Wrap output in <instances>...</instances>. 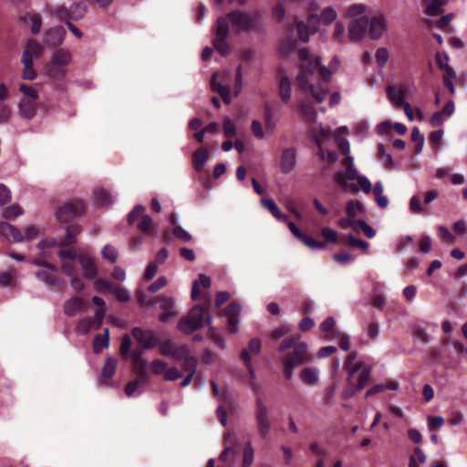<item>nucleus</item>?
<instances>
[{
    "mask_svg": "<svg viewBox=\"0 0 467 467\" xmlns=\"http://www.w3.org/2000/svg\"><path fill=\"white\" fill-rule=\"evenodd\" d=\"M94 288L99 293H104L106 291H112L114 289V285L111 282L105 279L96 278L94 282Z\"/></svg>",
    "mask_w": 467,
    "mask_h": 467,
    "instance_id": "obj_59",
    "label": "nucleus"
},
{
    "mask_svg": "<svg viewBox=\"0 0 467 467\" xmlns=\"http://www.w3.org/2000/svg\"><path fill=\"white\" fill-rule=\"evenodd\" d=\"M86 308V302L78 296L71 297L64 302L63 312L67 317H75Z\"/></svg>",
    "mask_w": 467,
    "mask_h": 467,
    "instance_id": "obj_17",
    "label": "nucleus"
},
{
    "mask_svg": "<svg viewBox=\"0 0 467 467\" xmlns=\"http://www.w3.org/2000/svg\"><path fill=\"white\" fill-rule=\"evenodd\" d=\"M90 330H96L91 317L80 319L76 326V332L80 335H87Z\"/></svg>",
    "mask_w": 467,
    "mask_h": 467,
    "instance_id": "obj_46",
    "label": "nucleus"
},
{
    "mask_svg": "<svg viewBox=\"0 0 467 467\" xmlns=\"http://www.w3.org/2000/svg\"><path fill=\"white\" fill-rule=\"evenodd\" d=\"M379 150V158L381 161V162L384 164L385 167H392L393 166V161L391 158V155L385 150V147L383 144L378 145Z\"/></svg>",
    "mask_w": 467,
    "mask_h": 467,
    "instance_id": "obj_58",
    "label": "nucleus"
},
{
    "mask_svg": "<svg viewBox=\"0 0 467 467\" xmlns=\"http://www.w3.org/2000/svg\"><path fill=\"white\" fill-rule=\"evenodd\" d=\"M43 52V47L36 40L29 39L25 43V50L22 55V58H30L31 60H35Z\"/></svg>",
    "mask_w": 467,
    "mask_h": 467,
    "instance_id": "obj_28",
    "label": "nucleus"
},
{
    "mask_svg": "<svg viewBox=\"0 0 467 467\" xmlns=\"http://www.w3.org/2000/svg\"><path fill=\"white\" fill-rule=\"evenodd\" d=\"M49 13L55 16L58 20H66V23L70 20L69 9L64 5L50 7Z\"/></svg>",
    "mask_w": 467,
    "mask_h": 467,
    "instance_id": "obj_52",
    "label": "nucleus"
},
{
    "mask_svg": "<svg viewBox=\"0 0 467 467\" xmlns=\"http://www.w3.org/2000/svg\"><path fill=\"white\" fill-rule=\"evenodd\" d=\"M161 309L164 311L159 317L160 321L163 323L169 322L176 317L175 312V299L171 296H165L161 299Z\"/></svg>",
    "mask_w": 467,
    "mask_h": 467,
    "instance_id": "obj_22",
    "label": "nucleus"
},
{
    "mask_svg": "<svg viewBox=\"0 0 467 467\" xmlns=\"http://www.w3.org/2000/svg\"><path fill=\"white\" fill-rule=\"evenodd\" d=\"M131 334L133 337L139 343L142 344L146 349H150L159 343V339L154 334L148 333L140 327H134L131 330Z\"/></svg>",
    "mask_w": 467,
    "mask_h": 467,
    "instance_id": "obj_18",
    "label": "nucleus"
},
{
    "mask_svg": "<svg viewBox=\"0 0 467 467\" xmlns=\"http://www.w3.org/2000/svg\"><path fill=\"white\" fill-rule=\"evenodd\" d=\"M16 273L13 269L6 270L0 273V285L8 286L11 285L15 280Z\"/></svg>",
    "mask_w": 467,
    "mask_h": 467,
    "instance_id": "obj_63",
    "label": "nucleus"
},
{
    "mask_svg": "<svg viewBox=\"0 0 467 467\" xmlns=\"http://www.w3.org/2000/svg\"><path fill=\"white\" fill-rule=\"evenodd\" d=\"M58 257L61 265L58 270L65 275L71 276L77 274L76 260L78 259L77 252L71 248H60Z\"/></svg>",
    "mask_w": 467,
    "mask_h": 467,
    "instance_id": "obj_9",
    "label": "nucleus"
},
{
    "mask_svg": "<svg viewBox=\"0 0 467 467\" xmlns=\"http://www.w3.org/2000/svg\"><path fill=\"white\" fill-rule=\"evenodd\" d=\"M21 62L24 66L22 78L25 80L36 79L37 77V73L34 68V61L30 58H21Z\"/></svg>",
    "mask_w": 467,
    "mask_h": 467,
    "instance_id": "obj_38",
    "label": "nucleus"
},
{
    "mask_svg": "<svg viewBox=\"0 0 467 467\" xmlns=\"http://www.w3.org/2000/svg\"><path fill=\"white\" fill-rule=\"evenodd\" d=\"M18 113L22 119H32L37 110V102L26 99H21L18 102Z\"/></svg>",
    "mask_w": 467,
    "mask_h": 467,
    "instance_id": "obj_23",
    "label": "nucleus"
},
{
    "mask_svg": "<svg viewBox=\"0 0 467 467\" xmlns=\"http://www.w3.org/2000/svg\"><path fill=\"white\" fill-rule=\"evenodd\" d=\"M279 96L286 103L291 98V81L285 73H279Z\"/></svg>",
    "mask_w": 467,
    "mask_h": 467,
    "instance_id": "obj_30",
    "label": "nucleus"
},
{
    "mask_svg": "<svg viewBox=\"0 0 467 467\" xmlns=\"http://www.w3.org/2000/svg\"><path fill=\"white\" fill-rule=\"evenodd\" d=\"M307 348L306 343L299 342L295 346L292 352H288L281 358V363L284 367L283 373L287 379L293 378L295 368L312 360Z\"/></svg>",
    "mask_w": 467,
    "mask_h": 467,
    "instance_id": "obj_4",
    "label": "nucleus"
},
{
    "mask_svg": "<svg viewBox=\"0 0 467 467\" xmlns=\"http://www.w3.org/2000/svg\"><path fill=\"white\" fill-rule=\"evenodd\" d=\"M81 228L77 224H72L67 227L66 236L60 240L59 246L65 248V246L70 245L76 242V237L80 234Z\"/></svg>",
    "mask_w": 467,
    "mask_h": 467,
    "instance_id": "obj_31",
    "label": "nucleus"
},
{
    "mask_svg": "<svg viewBox=\"0 0 467 467\" xmlns=\"http://www.w3.org/2000/svg\"><path fill=\"white\" fill-rule=\"evenodd\" d=\"M137 228L143 233L155 234V228L150 215H142L140 222L137 224Z\"/></svg>",
    "mask_w": 467,
    "mask_h": 467,
    "instance_id": "obj_54",
    "label": "nucleus"
},
{
    "mask_svg": "<svg viewBox=\"0 0 467 467\" xmlns=\"http://www.w3.org/2000/svg\"><path fill=\"white\" fill-rule=\"evenodd\" d=\"M101 256L103 259L114 264L118 260V251L111 244H106L101 250Z\"/></svg>",
    "mask_w": 467,
    "mask_h": 467,
    "instance_id": "obj_55",
    "label": "nucleus"
},
{
    "mask_svg": "<svg viewBox=\"0 0 467 467\" xmlns=\"http://www.w3.org/2000/svg\"><path fill=\"white\" fill-rule=\"evenodd\" d=\"M199 285H202L203 287H210L211 286V279L207 275L203 274L199 275V280H196L193 282L191 296L192 299H197L199 296V290L198 286Z\"/></svg>",
    "mask_w": 467,
    "mask_h": 467,
    "instance_id": "obj_45",
    "label": "nucleus"
},
{
    "mask_svg": "<svg viewBox=\"0 0 467 467\" xmlns=\"http://www.w3.org/2000/svg\"><path fill=\"white\" fill-rule=\"evenodd\" d=\"M118 360L115 358H108L101 370V375L105 379H111L115 374Z\"/></svg>",
    "mask_w": 467,
    "mask_h": 467,
    "instance_id": "obj_44",
    "label": "nucleus"
},
{
    "mask_svg": "<svg viewBox=\"0 0 467 467\" xmlns=\"http://www.w3.org/2000/svg\"><path fill=\"white\" fill-rule=\"evenodd\" d=\"M72 61V54L68 49L58 48L51 57V64L55 67H67Z\"/></svg>",
    "mask_w": 467,
    "mask_h": 467,
    "instance_id": "obj_26",
    "label": "nucleus"
},
{
    "mask_svg": "<svg viewBox=\"0 0 467 467\" xmlns=\"http://www.w3.org/2000/svg\"><path fill=\"white\" fill-rule=\"evenodd\" d=\"M368 36L372 40L379 39L388 29L386 16L383 14L368 17Z\"/></svg>",
    "mask_w": 467,
    "mask_h": 467,
    "instance_id": "obj_14",
    "label": "nucleus"
},
{
    "mask_svg": "<svg viewBox=\"0 0 467 467\" xmlns=\"http://www.w3.org/2000/svg\"><path fill=\"white\" fill-rule=\"evenodd\" d=\"M321 234L327 243L336 244L337 242V233L330 227H323Z\"/></svg>",
    "mask_w": 467,
    "mask_h": 467,
    "instance_id": "obj_62",
    "label": "nucleus"
},
{
    "mask_svg": "<svg viewBox=\"0 0 467 467\" xmlns=\"http://www.w3.org/2000/svg\"><path fill=\"white\" fill-rule=\"evenodd\" d=\"M336 321L334 317H329L326 318L320 325V330L326 334L327 339H334L339 337V333L334 330Z\"/></svg>",
    "mask_w": 467,
    "mask_h": 467,
    "instance_id": "obj_36",
    "label": "nucleus"
},
{
    "mask_svg": "<svg viewBox=\"0 0 467 467\" xmlns=\"http://www.w3.org/2000/svg\"><path fill=\"white\" fill-rule=\"evenodd\" d=\"M198 367V358L192 355L189 356L183 361V368L189 373H192L194 375L196 373Z\"/></svg>",
    "mask_w": 467,
    "mask_h": 467,
    "instance_id": "obj_61",
    "label": "nucleus"
},
{
    "mask_svg": "<svg viewBox=\"0 0 467 467\" xmlns=\"http://www.w3.org/2000/svg\"><path fill=\"white\" fill-rule=\"evenodd\" d=\"M287 226L292 234L301 240L308 248L313 250H323L325 248L324 243L317 241L312 236L300 232L293 222H287Z\"/></svg>",
    "mask_w": 467,
    "mask_h": 467,
    "instance_id": "obj_15",
    "label": "nucleus"
},
{
    "mask_svg": "<svg viewBox=\"0 0 467 467\" xmlns=\"http://www.w3.org/2000/svg\"><path fill=\"white\" fill-rule=\"evenodd\" d=\"M231 29L234 34H248L262 28V16L259 13H246L239 10L229 13L225 17H219L216 24L213 46L222 55L228 50L225 39Z\"/></svg>",
    "mask_w": 467,
    "mask_h": 467,
    "instance_id": "obj_2",
    "label": "nucleus"
},
{
    "mask_svg": "<svg viewBox=\"0 0 467 467\" xmlns=\"http://www.w3.org/2000/svg\"><path fill=\"white\" fill-rule=\"evenodd\" d=\"M319 26L318 15H310L306 22L296 24L297 36L301 42H307L310 36L317 32Z\"/></svg>",
    "mask_w": 467,
    "mask_h": 467,
    "instance_id": "obj_11",
    "label": "nucleus"
},
{
    "mask_svg": "<svg viewBox=\"0 0 467 467\" xmlns=\"http://www.w3.org/2000/svg\"><path fill=\"white\" fill-rule=\"evenodd\" d=\"M57 271H58V268L57 266H56V270L49 269L48 267H45L43 270L37 271L36 273V276L47 285L60 287L62 285L63 282L56 276L55 274Z\"/></svg>",
    "mask_w": 467,
    "mask_h": 467,
    "instance_id": "obj_24",
    "label": "nucleus"
},
{
    "mask_svg": "<svg viewBox=\"0 0 467 467\" xmlns=\"http://www.w3.org/2000/svg\"><path fill=\"white\" fill-rule=\"evenodd\" d=\"M368 26V16L352 18L348 27V37L351 42H359L365 36Z\"/></svg>",
    "mask_w": 467,
    "mask_h": 467,
    "instance_id": "obj_12",
    "label": "nucleus"
},
{
    "mask_svg": "<svg viewBox=\"0 0 467 467\" xmlns=\"http://www.w3.org/2000/svg\"><path fill=\"white\" fill-rule=\"evenodd\" d=\"M224 315L228 320V331L234 334L238 331V324L240 323L241 306L233 304L226 307Z\"/></svg>",
    "mask_w": 467,
    "mask_h": 467,
    "instance_id": "obj_19",
    "label": "nucleus"
},
{
    "mask_svg": "<svg viewBox=\"0 0 467 467\" xmlns=\"http://www.w3.org/2000/svg\"><path fill=\"white\" fill-rule=\"evenodd\" d=\"M19 91L26 97L25 99L37 101L38 95V86L27 85V84H20Z\"/></svg>",
    "mask_w": 467,
    "mask_h": 467,
    "instance_id": "obj_42",
    "label": "nucleus"
},
{
    "mask_svg": "<svg viewBox=\"0 0 467 467\" xmlns=\"http://www.w3.org/2000/svg\"><path fill=\"white\" fill-rule=\"evenodd\" d=\"M209 159V151L204 148L195 150L192 156L193 168L197 171H201Z\"/></svg>",
    "mask_w": 467,
    "mask_h": 467,
    "instance_id": "obj_35",
    "label": "nucleus"
},
{
    "mask_svg": "<svg viewBox=\"0 0 467 467\" xmlns=\"http://www.w3.org/2000/svg\"><path fill=\"white\" fill-rule=\"evenodd\" d=\"M83 203L80 201H72L60 207L57 213V218L62 223H67L70 220L79 216L83 213Z\"/></svg>",
    "mask_w": 467,
    "mask_h": 467,
    "instance_id": "obj_13",
    "label": "nucleus"
},
{
    "mask_svg": "<svg viewBox=\"0 0 467 467\" xmlns=\"http://www.w3.org/2000/svg\"><path fill=\"white\" fill-rule=\"evenodd\" d=\"M261 203L277 220L282 221V222L286 223H287V222H289L287 215H285V214H284L283 213L280 212L279 208L277 207V205L275 204V202L273 200H271V199H262L261 200Z\"/></svg>",
    "mask_w": 467,
    "mask_h": 467,
    "instance_id": "obj_34",
    "label": "nucleus"
},
{
    "mask_svg": "<svg viewBox=\"0 0 467 467\" xmlns=\"http://www.w3.org/2000/svg\"><path fill=\"white\" fill-rule=\"evenodd\" d=\"M0 234L9 242L19 243L25 240L22 232L6 222L0 223Z\"/></svg>",
    "mask_w": 467,
    "mask_h": 467,
    "instance_id": "obj_21",
    "label": "nucleus"
},
{
    "mask_svg": "<svg viewBox=\"0 0 467 467\" xmlns=\"http://www.w3.org/2000/svg\"><path fill=\"white\" fill-rule=\"evenodd\" d=\"M365 209L363 204L358 201H349L346 207V216L354 219L358 215L364 213Z\"/></svg>",
    "mask_w": 467,
    "mask_h": 467,
    "instance_id": "obj_40",
    "label": "nucleus"
},
{
    "mask_svg": "<svg viewBox=\"0 0 467 467\" xmlns=\"http://www.w3.org/2000/svg\"><path fill=\"white\" fill-rule=\"evenodd\" d=\"M191 350L188 346L183 345L176 347L174 353H172V358L177 361H184L189 356H191Z\"/></svg>",
    "mask_w": 467,
    "mask_h": 467,
    "instance_id": "obj_57",
    "label": "nucleus"
},
{
    "mask_svg": "<svg viewBox=\"0 0 467 467\" xmlns=\"http://www.w3.org/2000/svg\"><path fill=\"white\" fill-rule=\"evenodd\" d=\"M337 17V13L336 9L332 6L326 7L321 12L320 16H318L319 23L322 22L324 25L327 26L334 22Z\"/></svg>",
    "mask_w": 467,
    "mask_h": 467,
    "instance_id": "obj_48",
    "label": "nucleus"
},
{
    "mask_svg": "<svg viewBox=\"0 0 467 467\" xmlns=\"http://www.w3.org/2000/svg\"><path fill=\"white\" fill-rule=\"evenodd\" d=\"M296 154L294 149H286L281 156V169L283 172H290L296 166Z\"/></svg>",
    "mask_w": 467,
    "mask_h": 467,
    "instance_id": "obj_27",
    "label": "nucleus"
},
{
    "mask_svg": "<svg viewBox=\"0 0 467 467\" xmlns=\"http://www.w3.org/2000/svg\"><path fill=\"white\" fill-rule=\"evenodd\" d=\"M316 141H317V143L318 145V149H319V157L323 161H326L330 164L335 163L338 159L337 153L334 150H329L324 149L321 146V142H320L319 139H316Z\"/></svg>",
    "mask_w": 467,
    "mask_h": 467,
    "instance_id": "obj_50",
    "label": "nucleus"
},
{
    "mask_svg": "<svg viewBox=\"0 0 467 467\" xmlns=\"http://www.w3.org/2000/svg\"><path fill=\"white\" fill-rule=\"evenodd\" d=\"M366 5L363 4H354L348 6L346 9L345 15L348 17L358 18L360 16H367L366 15Z\"/></svg>",
    "mask_w": 467,
    "mask_h": 467,
    "instance_id": "obj_49",
    "label": "nucleus"
},
{
    "mask_svg": "<svg viewBox=\"0 0 467 467\" xmlns=\"http://www.w3.org/2000/svg\"><path fill=\"white\" fill-rule=\"evenodd\" d=\"M94 195L99 204L103 206H109L113 202V197L105 189L96 188L94 190Z\"/></svg>",
    "mask_w": 467,
    "mask_h": 467,
    "instance_id": "obj_41",
    "label": "nucleus"
},
{
    "mask_svg": "<svg viewBox=\"0 0 467 467\" xmlns=\"http://www.w3.org/2000/svg\"><path fill=\"white\" fill-rule=\"evenodd\" d=\"M317 8L318 5L315 0H281L273 8V14L279 21H282L286 12L296 10L313 12Z\"/></svg>",
    "mask_w": 467,
    "mask_h": 467,
    "instance_id": "obj_7",
    "label": "nucleus"
},
{
    "mask_svg": "<svg viewBox=\"0 0 467 467\" xmlns=\"http://www.w3.org/2000/svg\"><path fill=\"white\" fill-rule=\"evenodd\" d=\"M254 452L250 441L244 444L242 467H250L254 462Z\"/></svg>",
    "mask_w": 467,
    "mask_h": 467,
    "instance_id": "obj_53",
    "label": "nucleus"
},
{
    "mask_svg": "<svg viewBox=\"0 0 467 467\" xmlns=\"http://www.w3.org/2000/svg\"><path fill=\"white\" fill-rule=\"evenodd\" d=\"M212 322V315H204L201 306L196 305L191 308L188 315L180 319L178 328L185 333L192 334L193 331L209 325Z\"/></svg>",
    "mask_w": 467,
    "mask_h": 467,
    "instance_id": "obj_6",
    "label": "nucleus"
},
{
    "mask_svg": "<svg viewBox=\"0 0 467 467\" xmlns=\"http://www.w3.org/2000/svg\"><path fill=\"white\" fill-rule=\"evenodd\" d=\"M168 364L161 359H155L150 363V369L152 373L161 375L165 373Z\"/></svg>",
    "mask_w": 467,
    "mask_h": 467,
    "instance_id": "obj_64",
    "label": "nucleus"
},
{
    "mask_svg": "<svg viewBox=\"0 0 467 467\" xmlns=\"http://www.w3.org/2000/svg\"><path fill=\"white\" fill-rule=\"evenodd\" d=\"M371 191H373L375 201L378 206L381 209L387 208L389 205V199L386 195L383 194L384 189L382 182L380 181L376 182L373 189L371 188Z\"/></svg>",
    "mask_w": 467,
    "mask_h": 467,
    "instance_id": "obj_33",
    "label": "nucleus"
},
{
    "mask_svg": "<svg viewBox=\"0 0 467 467\" xmlns=\"http://www.w3.org/2000/svg\"><path fill=\"white\" fill-rule=\"evenodd\" d=\"M371 369L370 365L361 361L357 362L349 369L348 377V386L344 392L345 397H351L365 388L369 380Z\"/></svg>",
    "mask_w": 467,
    "mask_h": 467,
    "instance_id": "obj_5",
    "label": "nucleus"
},
{
    "mask_svg": "<svg viewBox=\"0 0 467 467\" xmlns=\"http://www.w3.org/2000/svg\"><path fill=\"white\" fill-rule=\"evenodd\" d=\"M337 143L342 154L346 155V158L341 161L345 167L344 171L335 174L336 182L345 192L370 193L371 182L367 176L358 173L354 163V158L349 155L350 145L348 140L346 138H337Z\"/></svg>",
    "mask_w": 467,
    "mask_h": 467,
    "instance_id": "obj_3",
    "label": "nucleus"
},
{
    "mask_svg": "<svg viewBox=\"0 0 467 467\" xmlns=\"http://www.w3.org/2000/svg\"><path fill=\"white\" fill-rule=\"evenodd\" d=\"M300 337L301 336L299 334H295L284 338L277 348V351L282 353L289 348H294L296 344L301 342Z\"/></svg>",
    "mask_w": 467,
    "mask_h": 467,
    "instance_id": "obj_47",
    "label": "nucleus"
},
{
    "mask_svg": "<svg viewBox=\"0 0 467 467\" xmlns=\"http://www.w3.org/2000/svg\"><path fill=\"white\" fill-rule=\"evenodd\" d=\"M426 4L425 13L430 16H436L442 13L446 5L445 0H422Z\"/></svg>",
    "mask_w": 467,
    "mask_h": 467,
    "instance_id": "obj_32",
    "label": "nucleus"
},
{
    "mask_svg": "<svg viewBox=\"0 0 467 467\" xmlns=\"http://www.w3.org/2000/svg\"><path fill=\"white\" fill-rule=\"evenodd\" d=\"M223 134L225 137L230 138V137H234L236 135L235 124L228 117H225L223 119Z\"/></svg>",
    "mask_w": 467,
    "mask_h": 467,
    "instance_id": "obj_60",
    "label": "nucleus"
},
{
    "mask_svg": "<svg viewBox=\"0 0 467 467\" xmlns=\"http://www.w3.org/2000/svg\"><path fill=\"white\" fill-rule=\"evenodd\" d=\"M299 72L296 83L303 91H309L313 99L321 103L328 92V81L336 71L339 61L334 59L333 70L321 64L319 57L314 55L308 48L298 49Z\"/></svg>",
    "mask_w": 467,
    "mask_h": 467,
    "instance_id": "obj_1",
    "label": "nucleus"
},
{
    "mask_svg": "<svg viewBox=\"0 0 467 467\" xmlns=\"http://www.w3.org/2000/svg\"><path fill=\"white\" fill-rule=\"evenodd\" d=\"M454 103L449 100L440 111L433 113L430 119V122L433 127L441 126L444 121L454 113Z\"/></svg>",
    "mask_w": 467,
    "mask_h": 467,
    "instance_id": "obj_20",
    "label": "nucleus"
},
{
    "mask_svg": "<svg viewBox=\"0 0 467 467\" xmlns=\"http://www.w3.org/2000/svg\"><path fill=\"white\" fill-rule=\"evenodd\" d=\"M254 419L259 436L265 439L270 433L272 423L269 418V409L265 399L260 395L255 399Z\"/></svg>",
    "mask_w": 467,
    "mask_h": 467,
    "instance_id": "obj_8",
    "label": "nucleus"
},
{
    "mask_svg": "<svg viewBox=\"0 0 467 467\" xmlns=\"http://www.w3.org/2000/svg\"><path fill=\"white\" fill-rule=\"evenodd\" d=\"M145 381H146V379L143 381L134 380V381L130 382L125 388L126 396H128V397L139 396L141 393L140 387L144 384Z\"/></svg>",
    "mask_w": 467,
    "mask_h": 467,
    "instance_id": "obj_56",
    "label": "nucleus"
},
{
    "mask_svg": "<svg viewBox=\"0 0 467 467\" xmlns=\"http://www.w3.org/2000/svg\"><path fill=\"white\" fill-rule=\"evenodd\" d=\"M386 93L389 100L396 106L400 107L406 102L404 101V94L401 91H397L395 87H387Z\"/></svg>",
    "mask_w": 467,
    "mask_h": 467,
    "instance_id": "obj_43",
    "label": "nucleus"
},
{
    "mask_svg": "<svg viewBox=\"0 0 467 467\" xmlns=\"http://www.w3.org/2000/svg\"><path fill=\"white\" fill-rule=\"evenodd\" d=\"M109 345V328L104 329L102 336L98 335L93 340L94 352L99 353L102 349L107 348Z\"/></svg>",
    "mask_w": 467,
    "mask_h": 467,
    "instance_id": "obj_37",
    "label": "nucleus"
},
{
    "mask_svg": "<svg viewBox=\"0 0 467 467\" xmlns=\"http://www.w3.org/2000/svg\"><path fill=\"white\" fill-rule=\"evenodd\" d=\"M88 11L87 5L82 2H76L69 7L70 19L80 20Z\"/></svg>",
    "mask_w": 467,
    "mask_h": 467,
    "instance_id": "obj_39",
    "label": "nucleus"
},
{
    "mask_svg": "<svg viewBox=\"0 0 467 467\" xmlns=\"http://www.w3.org/2000/svg\"><path fill=\"white\" fill-rule=\"evenodd\" d=\"M218 77H219L218 73H215L212 77V79L210 81L211 88L213 91H217L220 94L223 100L226 104H230L232 101V99H233L231 90H230L229 87L223 86L218 81ZM234 97H235V96L234 95Z\"/></svg>",
    "mask_w": 467,
    "mask_h": 467,
    "instance_id": "obj_25",
    "label": "nucleus"
},
{
    "mask_svg": "<svg viewBox=\"0 0 467 467\" xmlns=\"http://www.w3.org/2000/svg\"><path fill=\"white\" fill-rule=\"evenodd\" d=\"M298 377L304 384L314 385L319 379V370L316 367L305 368L300 371Z\"/></svg>",
    "mask_w": 467,
    "mask_h": 467,
    "instance_id": "obj_29",
    "label": "nucleus"
},
{
    "mask_svg": "<svg viewBox=\"0 0 467 467\" xmlns=\"http://www.w3.org/2000/svg\"><path fill=\"white\" fill-rule=\"evenodd\" d=\"M22 214L23 209L16 203L5 208L2 212V217L6 220L15 219Z\"/></svg>",
    "mask_w": 467,
    "mask_h": 467,
    "instance_id": "obj_51",
    "label": "nucleus"
},
{
    "mask_svg": "<svg viewBox=\"0 0 467 467\" xmlns=\"http://www.w3.org/2000/svg\"><path fill=\"white\" fill-rule=\"evenodd\" d=\"M77 255L83 272V276L89 280L96 279L99 270L96 265L95 258L84 249H79Z\"/></svg>",
    "mask_w": 467,
    "mask_h": 467,
    "instance_id": "obj_10",
    "label": "nucleus"
},
{
    "mask_svg": "<svg viewBox=\"0 0 467 467\" xmlns=\"http://www.w3.org/2000/svg\"><path fill=\"white\" fill-rule=\"evenodd\" d=\"M65 36L66 29L62 26H54L44 33L43 41L46 45L55 47L64 42Z\"/></svg>",
    "mask_w": 467,
    "mask_h": 467,
    "instance_id": "obj_16",
    "label": "nucleus"
}]
</instances>
